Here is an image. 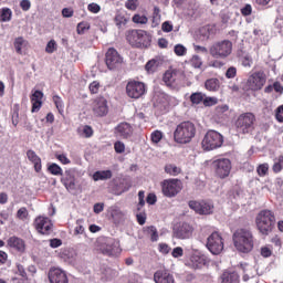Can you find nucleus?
I'll return each instance as SVG.
<instances>
[{
    "instance_id": "36",
    "label": "nucleus",
    "mask_w": 283,
    "mask_h": 283,
    "mask_svg": "<svg viewBox=\"0 0 283 283\" xmlns=\"http://www.w3.org/2000/svg\"><path fill=\"white\" fill-rule=\"evenodd\" d=\"M192 262L197 269H202V266L207 265V258L195 255L192 256Z\"/></svg>"
},
{
    "instance_id": "18",
    "label": "nucleus",
    "mask_w": 283,
    "mask_h": 283,
    "mask_svg": "<svg viewBox=\"0 0 283 283\" xmlns=\"http://www.w3.org/2000/svg\"><path fill=\"white\" fill-rule=\"evenodd\" d=\"M62 185L65 187L69 191H76V174L74 172V169L70 168L64 171L61 178Z\"/></svg>"
},
{
    "instance_id": "38",
    "label": "nucleus",
    "mask_w": 283,
    "mask_h": 283,
    "mask_svg": "<svg viewBox=\"0 0 283 283\" xmlns=\"http://www.w3.org/2000/svg\"><path fill=\"white\" fill-rule=\"evenodd\" d=\"M23 43H25V40L23 38H17L13 42V45L15 48L17 54H22L23 52Z\"/></svg>"
},
{
    "instance_id": "28",
    "label": "nucleus",
    "mask_w": 283,
    "mask_h": 283,
    "mask_svg": "<svg viewBox=\"0 0 283 283\" xmlns=\"http://www.w3.org/2000/svg\"><path fill=\"white\" fill-rule=\"evenodd\" d=\"M221 283H240V275L235 272H223Z\"/></svg>"
},
{
    "instance_id": "24",
    "label": "nucleus",
    "mask_w": 283,
    "mask_h": 283,
    "mask_svg": "<svg viewBox=\"0 0 283 283\" xmlns=\"http://www.w3.org/2000/svg\"><path fill=\"white\" fill-rule=\"evenodd\" d=\"M156 283H175L174 275L165 270H159L154 274Z\"/></svg>"
},
{
    "instance_id": "2",
    "label": "nucleus",
    "mask_w": 283,
    "mask_h": 283,
    "mask_svg": "<svg viewBox=\"0 0 283 283\" xmlns=\"http://www.w3.org/2000/svg\"><path fill=\"white\" fill-rule=\"evenodd\" d=\"M196 124L191 122H182L177 125L174 132V140L178 145H188L196 138Z\"/></svg>"
},
{
    "instance_id": "59",
    "label": "nucleus",
    "mask_w": 283,
    "mask_h": 283,
    "mask_svg": "<svg viewBox=\"0 0 283 283\" xmlns=\"http://www.w3.org/2000/svg\"><path fill=\"white\" fill-rule=\"evenodd\" d=\"M191 64L197 69L202 67V59H200L198 55H193L191 59Z\"/></svg>"
},
{
    "instance_id": "46",
    "label": "nucleus",
    "mask_w": 283,
    "mask_h": 283,
    "mask_svg": "<svg viewBox=\"0 0 283 283\" xmlns=\"http://www.w3.org/2000/svg\"><path fill=\"white\" fill-rule=\"evenodd\" d=\"M147 21H149V19H147L146 15L135 14L133 17V22L139 23L140 25H146Z\"/></svg>"
},
{
    "instance_id": "11",
    "label": "nucleus",
    "mask_w": 283,
    "mask_h": 283,
    "mask_svg": "<svg viewBox=\"0 0 283 283\" xmlns=\"http://www.w3.org/2000/svg\"><path fill=\"white\" fill-rule=\"evenodd\" d=\"M212 165L214 167L216 175L219 178H229V174H231V160L229 158L217 159Z\"/></svg>"
},
{
    "instance_id": "52",
    "label": "nucleus",
    "mask_w": 283,
    "mask_h": 283,
    "mask_svg": "<svg viewBox=\"0 0 283 283\" xmlns=\"http://www.w3.org/2000/svg\"><path fill=\"white\" fill-rule=\"evenodd\" d=\"M55 50H56V41L54 40L49 41L45 48V52H48V54H53Z\"/></svg>"
},
{
    "instance_id": "40",
    "label": "nucleus",
    "mask_w": 283,
    "mask_h": 283,
    "mask_svg": "<svg viewBox=\"0 0 283 283\" xmlns=\"http://www.w3.org/2000/svg\"><path fill=\"white\" fill-rule=\"evenodd\" d=\"M28 216H30V213L28 212V208L22 207L17 211L15 217L18 218V220H28Z\"/></svg>"
},
{
    "instance_id": "35",
    "label": "nucleus",
    "mask_w": 283,
    "mask_h": 283,
    "mask_svg": "<svg viewBox=\"0 0 283 283\" xmlns=\"http://www.w3.org/2000/svg\"><path fill=\"white\" fill-rule=\"evenodd\" d=\"M166 174H169V176H178L180 174L181 169L172 164H168L165 166Z\"/></svg>"
},
{
    "instance_id": "33",
    "label": "nucleus",
    "mask_w": 283,
    "mask_h": 283,
    "mask_svg": "<svg viewBox=\"0 0 283 283\" xmlns=\"http://www.w3.org/2000/svg\"><path fill=\"white\" fill-rule=\"evenodd\" d=\"M77 133L80 136H84V138H92L94 136V129L88 125L77 128Z\"/></svg>"
},
{
    "instance_id": "9",
    "label": "nucleus",
    "mask_w": 283,
    "mask_h": 283,
    "mask_svg": "<svg viewBox=\"0 0 283 283\" xmlns=\"http://www.w3.org/2000/svg\"><path fill=\"white\" fill-rule=\"evenodd\" d=\"M206 247L212 255H220L224 251V240L220 233L212 232L207 239Z\"/></svg>"
},
{
    "instance_id": "29",
    "label": "nucleus",
    "mask_w": 283,
    "mask_h": 283,
    "mask_svg": "<svg viewBox=\"0 0 283 283\" xmlns=\"http://www.w3.org/2000/svg\"><path fill=\"white\" fill-rule=\"evenodd\" d=\"M243 282H249V280H255L258 275V270L253 265H245L243 269Z\"/></svg>"
},
{
    "instance_id": "1",
    "label": "nucleus",
    "mask_w": 283,
    "mask_h": 283,
    "mask_svg": "<svg viewBox=\"0 0 283 283\" xmlns=\"http://www.w3.org/2000/svg\"><path fill=\"white\" fill-rule=\"evenodd\" d=\"M233 242L240 253H251L253 251V232L247 228L238 229L233 233Z\"/></svg>"
},
{
    "instance_id": "12",
    "label": "nucleus",
    "mask_w": 283,
    "mask_h": 283,
    "mask_svg": "<svg viewBox=\"0 0 283 283\" xmlns=\"http://www.w3.org/2000/svg\"><path fill=\"white\" fill-rule=\"evenodd\" d=\"M265 83L266 75L263 72H254L247 80V85L252 92H258V90L264 87Z\"/></svg>"
},
{
    "instance_id": "62",
    "label": "nucleus",
    "mask_w": 283,
    "mask_h": 283,
    "mask_svg": "<svg viewBox=\"0 0 283 283\" xmlns=\"http://www.w3.org/2000/svg\"><path fill=\"white\" fill-rule=\"evenodd\" d=\"M105 209V203L98 202L93 206L94 213H103V210Z\"/></svg>"
},
{
    "instance_id": "42",
    "label": "nucleus",
    "mask_w": 283,
    "mask_h": 283,
    "mask_svg": "<svg viewBox=\"0 0 283 283\" xmlns=\"http://www.w3.org/2000/svg\"><path fill=\"white\" fill-rule=\"evenodd\" d=\"M174 52L177 56H185V54H187V48L182 44H176Z\"/></svg>"
},
{
    "instance_id": "37",
    "label": "nucleus",
    "mask_w": 283,
    "mask_h": 283,
    "mask_svg": "<svg viewBox=\"0 0 283 283\" xmlns=\"http://www.w3.org/2000/svg\"><path fill=\"white\" fill-rule=\"evenodd\" d=\"M147 235H150L151 242H158V230L156 227L150 226L146 229Z\"/></svg>"
},
{
    "instance_id": "63",
    "label": "nucleus",
    "mask_w": 283,
    "mask_h": 283,
    "mask_svg": "<svg viewBox=\"0 0 283 283\" xmlns=\"http://www.w3.org/2000/svg\"><path fill=\"white\" fill-rule=\"evenodd\" d=\"M184 250L180 247H177L172 250V258H182Z\"/></svg>"
},
{
    "instance_id": "51",
    "label": "nucleus",
    "mask_w": 283,
    "mask_h": 283,
    "mask_svg": "<svg viewBox=\"0 0 283 283\" xmlns=\"http://www.w3.org/2000/svg\"><path fill=\"white\" fill-rule=\"evenodd\" d=\"M237 75H238V69H235V66H230L226 72L227 78H235Z\"/></svg>"
},
{
    "instance_id": "43",
    "label": "nucleus",
    "mask_w": 283,
    "mask_h": 283,
    "mask_svg": "<svg viewBox=\"0 0 283 283\" xmlns=\"http://www.w3.org/2000/svg\"><path fill=\"white\" fill-rule=\"evenodd\" d=\"M53 103L55 104L57 112H60V114H62V112L64 109L63 99H61V97L59 95H54Z\"/></svg>"
},
{
    "instance_id": "3",
    "label": "nucleus",
    "mask_w": 283,
    "mask_h": 283,
    "mask_svg": "<svg viewBox=\"0 0 283 283\" xmlns=\"http://www.w3.org/2000/svg\"><path fill=\"white\" fill-rule=\"evenodd\" d=\"M258 230L262 235H269L275 227V214L271 210H262L255 219Z\"/></svg>"
},
{
    "instance_id": "54",
    "label": "nucleus",
    "mask_w": 283,
    "mask_h": 283,
    "mask_svg": "<svg viewBox=\"0 0 283 283\" xmlns=\"http://www.w3.org/2000/svg\"><path fill=\"white\" fill-rule=\"evenodd\" d=\"M218 103V98L216 97H206L203 98V105L206 107H211Z\"/></svg>"
},
{
    "instance_id": "7",
    "label": "nucleus",
    "mask_w": 283,
    "mask_h": 283,
    "mask_svg": "<svg viewBox=\"0 0 283 283\" xmlns=\"http://www.w3.org/2000/svg\"><path fill=\"white\" fill-rule=\"evenodd\" d=\"M222 143H224V139L220 133L209 130L205 135L201 145L205 151H211L213 149H218V147H222Z\"/></svg>"
},
{
    "instance_id": "13",
    "label": "nucleus",
    "mask_w": 283,
    "mask_h": 283,
    "mask_svg": "<svg viewBox=\"0 0 283 283\" xmlns=\"http://www.w3.org/2000/svg\"><path fill=\"white\" fill-rule=\"evenodd\" d=\"M188 206L192 209V211H196V213H199V216H211L213 213V202L211 201H189Z\"/></svg>"
},
{
    "instance_id": "44",
    "label": "nucleus",
    "mask_w": 283,
    "mask_h": 283,
    "mask_svg": "<svg viewBox=\"0 0 283 283\" xmlns=\"http://www.w3.org/2000/svg\"><path fill=\"white\" fill-rule=\"evenodd\" d=\"M243 67H251L253 65V57L250 54H245L241 57Z\"/></svg>"
},
{
    "instance_id": "5",
    "label": "nucleus",
    "mask_w": 283,
    "mask_h": 283,
    "mask_svg": "<svg viewBox=\"0 0 283 283\" xmlns=\"http://www.w3.org/2000/svg\"><path fill=\"white\" fill-rule=\"evenodd\" d=\"M233 52V42L230 40H221L211 44L209 54L212 59H229Z\"/></svg>"
},
{
    "instance_id": "53",
    "label": "nucleus",
    "mask_w": 283,
    "mask_h": 283,
    "mask_svg": "<svg viewBox=\"0 0 283 283\" xmlns=\"http://www.w3.org/2000/svg\"><path fill=\"white\" fill-rule=\"evenodd\" d=\"M88 88L92 94H98V90L101 88V83H98L97 81H94L93 83L90 84Z\"/></svg>"
},
{
    "instance_id": "21",
    "label": "nucleus",
    "mask_w": 283,
    "mask_h": 283,
    "mask_svg": "<svg viewBox=\"0 0 283 283\" xmlns=\"http://www.w3.org/2000/svg\"><path fill=\"white\" fill-rule=\"evenodd\" d=\"M49 281L51 283H69L70 282L67 280V274L59 268H52L49 271Z\"/></svg>"
},
{
    "instance_id": "55",
    "label": "nucleus",
    "mask_w": 283,
    "mask_h": 283,
    "mask_svg": "<svg viewBox=\"0 0 283 283\" xmlns=\"http://www.w3.org/2000/svg\"><path fill=\"white\" fill-rule=\"evenodd\" d=\"M12 125L17 127L19 125V108H13L11 116Z\"/></svg>"
},
{
    "instance_id": "45",
    "label": "nucleus",
    "mask_w": 283,
    "mask_h": 283,
    "mask_svg": "<svg viewBox=\"0 0 283 283\" xmlns=\"http://www.w3.org/2000/svg\"><path fill=\"white\" fill-rule=\"evenodd\" d=\"M256 172L261 178L266 176V174H269V164L259 165V167L256 168Z\"/></svg>"
},
{
    "instance_id": "14",
    "label": "nucleus",
    "mask_w": 283,
    "mask_h": 283,
    "mask_svg": "<svg viewBox=\"0 0 283 283\" xmlns=\"http://www.w3.org/2000/svg\"><path fill=\"white\" fill-rule=\"evenodd\" d=\"M92 111L94 116L103 118L106 114H109V105L105 97H96L92 104Z\"/></svg>"
},
{
    "instance_id": "27",
    "label": "nucleus",
    "mask_w": 283,
    "mask_h": 283,
    "mask_svg": "<svg viewBox=\"0 0 283 283\" xmlns=\"http://www.w3.org/2000/svg\"><path fill=\"white\" fill-rule=\"evenodd\" d=\"M41 101H43V92L34 91V93L31 95L32 112H39V109H41Z\"/></svg>"
},
{
    "instance_id": "31",
    "label": "nucleus",
    "mask_w": 283,
    "mask_h": 283,
    "mask_svg": "<svg viewBox=\"0 0 283 283\" xmlns=\"http://www.w3.org/2000/svg\"><path fill=\"white\" fill-rule=\"evenodd\" d=\"M205 87L208 92H218L220 90V80L216 77L209 78L206 81Z\"/></svg>"
},
{
    "instance_id": "30",
    "label": "nucleus",
    "mask_w": 283,
    "mask_h": 283,
    "mask_svg": "<svg viewBox=\"0 0 283 283\" xmlns=\"http://www.w3.org/2000/svg\"><path fill=\"white\" fill-rule=\"evenodd\" d=\"M112 176V170H97L93 174V180L95 182H98V180H109Z\"/></svg>"
},
{
    "instance_id": "58",
    "label": "nucleus",
    "mask_w": 283,
    "mask_h": 283,
    "mask_svg": "<svg viewBox=\"0 0 283 283\" xmlns=\"http://www.w3.org/2000/svg\"><path fill=\"white\" fill-rule=\"evenodd\" d=\"M17 270L21 277H23L24 280H28V273L25 272V268H23L21 263H17Z\"/></svg>"
},
{
    "instance_id": "41",
    "label": "nucleus",
    "mask_w": 283,
    "mask_h": 283,
    "mask_svg": "<svg viewBox=\"0 0 283 283\" xmlns=\"http://www.w3.org/2000/svg\"><path fill=\"white\" fill-rule=\"evenodd\" d=\"M83 233H85V227L83 226V220L78 219L74 229V235H83Z\"/></svg>"
},
{
    "instance_id": "8",
    "label": "nucleus",
    "mask_w": 283,
    "mask_h": 283,
    "mask_svg": "<svg viewBox=\"0 0 283 283\" xmlns=\"http://www.w3.org/2000/svg\"><path fill=\"white\" fill-rule=\"evenodd\" d=\"M97 250L103 255H116L120 251V244L112 238H102L97 240Z\"/></svg>"
},
{
    "instance_id": "4",
    "label": "nucleus",
    "mask_w": 283,
    "mask_h": 283,
    "mask_svg": "<svg viewBox=\"0 0 283 283\" xmlns=\"http://www.w3.org/2000/svg\"><path fill=\"white\" fill-rule=\"evenodd\" d=\"M238 134H253L255 130V115L253 113H243L234 122Z\"/></svg>"
},
{
    "instance_id": "34",
    "label": "nucleus",
    "mask_w": 283,
    "mask_h": 283,
    "mask_svg": "<svg viewBox=\"0 0 283 283\" xmlns=\"http://www.w3.org/2000/svg\"><path fill=\"white\" fill-rule=\"evenodd\" d=\"M48 171L52 174V176H63V168L59 166V164H51L48 167Z\"/></svg>"
},
{
    "instance_id": "26",
    "label": "nucleus",
    "mask_w": 283,
    "mask_h": 283,
    "mask_svg": "<svg viewBox=\"0 0 283 283\" xmlns=\"http://www.w3.org/2000/svg\"><path fill=\"white\" fill-rule=\"evenodd\" d=\"M27 157H28V160H30V163H32L36 174H39V171H41V169H42L41 157H39V155H36V153L34 150H28Z\"/></svg>"
},
{
    "instance_id": "22",
    "label": "nucleus",
    "mask_w": 283,
    "mask_h": 283,
    "mask_svg": "<svg viewBox=\"0 0 283 283\" xmlns=\"http://www.w3.org/2000/svg\"><path fill=\"white\" fill-rule=\"evenodd\" d=\"M8 247L18 253H25V241L18 237H10L7 241Z\"/></svg>"
},
{
    "instance_id": "17",
    "label": "nucleus",
    "mask_w": 283,
    "mask_h": 283,
    "mask_svg": "<svg viewBox=\"0 0 283 283\" xmlns=\"http://www.w3.org/2000/svg\"><path fill=\"white\" fill-rule=\"evenodd\" d=\"M105 63L108 70H116V67L123 63V57L118 54L116 49L111 48L106 52Z\"/></svg>"
},
{
    "instance_id": "10",
    "label": "nucleus",
    "mask_w": 283,
    "mask_h": 283,
    "mask_svg": "<svg viewBox=\"0 0 283 283\" xmlns=\"http://www.w3.org/2000/svg\"><path fill=\"white\" fill-rule=\"evenodd\" d=\"M161 191L166 198H175L182 191V182L178 179H166L161 182Z\"/></svg>"
},
{
    "instance_id": "6",
    "label": "nucleus",
    "mask_w": 283,
    "mask_h": 283,
    "mask_svg": "<svg viewBox=\"0 0 283 283\" xmlns=\"http://www.w3.org/2000/svg\"><path fill=\"white\" fill-rule=\"evenodd\" d=\"M126 39L133 48H149V45H151V36L147 34V31H129Z\"/></svg>"
},
{
    "instance_id": "60",
    "label": "nucleus",
    "mask_w": 283,
    "mask_h": 283,
    "mask_svg": "<svg viewBox=\"0 0 283 283\" xmlns=\"http://www.w3.org/2000/svg\"><path fill=\"white\" fill-rule=\"evenodd\" d=\"M116 154H123L125 151V144L123 142H116L114 145Z\"/></svg>"
},
{
    "instance_id": "61",
    "label": "nucleus",
    "mask_w": 283,
    "mask_h": 283,
    "mask_svg": "<svg viewBox=\"0 0 283 283\" xmlns=\"http://www.w3.org/2000/svg\"><path fill=\"white\" fill-rule=\"evenodd\" d=\"M20 8L23 10V12H28V10L32 8V2H30V0H22L20 2Z\"/></svg>"
},
{
    "instance_id": "15",
    "label": "nucleus",
    "mask_w": 283,
    "mask_h": 283,
    "mask_svg": "<svg viewBox=\"0 0 283 283\" xmlns=\"http://www.w3.org/2000/svg\"><path fill=\"white\" fill-rule=\"evenodd\" d=\"M146 92L145 83L132 81L126 85V94L129 98H140Z\"/></svg>"
},
{
    "instance_id": "48",
    "label": "nucleus",
    "mask_w": 283,
    "mask_h": 283,
    "mask_svg": "<svg viewBox=\"0 0 283 283\" xmlns=\"http://www.w3.org/2000/svg\"><path fill=\"white\" fill-rule=\"evenodd\" d=\"M150 138L155 145H158V143L163 140V132L155 130L154 133H151Z\"/></svg>"
},
{
    "instance_id": "57",
    "label": "nucleus",
    "mask_w": 283,
    "mask_h": 283,
    "mask_svg": "<svg viewBox=\"0 0 283 283\" xmlns=\"http://www.w3.org/2000/svg\"><path fill=\"white\" fill-rule=\"evenodd\" d=\"M125 7L127 10H136L138 8V0H127Z\"/></svg>"
},
{
    "instance_id": "49",
    "label": "nucleus",
    "mask_w": 283,
    "mask_h": 283,
    "mask_svg": "<svg viewBox=\"0 0 283 283\" xmlns=\"http://www.w3.org/2000/svg\"><path fill=\"white\" fill-rule=\"evenodd\" d=\"M77 34H85L90 30V24L87 22H80L77 24Z\"/></svg>"
},
{
    "instance_id": "56",
    "label": "nucleus",
    "mask_w": 283,
    "mask_h": 283,
    "mask_svg": "<svg viewBox=\"0 0 283 283\" xmlns=\"http://www.w3.org/2000/svg\"><path fill=\"white\" fill-rule=\"evenodd\" d=\"M253 12V8L251 7V4H245L242 9H241V14L243 17H251V13Z\"/></svg>"
},
{
    "instance_id": "19",
    "label": "nucleus",
    "mask_w": 283,
    "mask_h": 283,
    "mask_svg": "<svg viewBox=\"0 0 283 283\" xmlns=\"http://www.w3.org/2000/svg\"><path fill=\"white\" fill-rule=\"evenodd\" d=\"M174 235L178 240H189L193 235V227L189 223H180L174 228Z\"/></svg>"
},
{
    "instance_id": "20",
    "label": "nucleus",
    "mask_w": 283,
    "mask_h": 283,
    "mask_svg": "<svg viewBox=\"0 0 283 283\" xmlns=\"http://www.w3.org/2000/svg\"><path fill=\"white\" fill-rule=\"evenodd\" d=\"M164 83H166L167 87H171V90H177L180 85V78L178 72L174 70H168L164 74Z\"/></svg>"
},
{
    "instance_id": "32",
    "label": "nucleus",
    "mask_w": 283,
    "mask_h": 283,
    "mask_svg": "<svg viewBox=\"0 0 283 283\" xmlns=\"http://www.w3.org/2000/svg\"><path fill=\"white\" fill-rule=\"evenodd\" d=\"M0 21H1V23H8V22L12 21V9L2 8L0 10Z\"/></svg>"
},
{
    "instance_id": "50",
    "label": "nucleus",
    "mask_w": 283,
    "mask_h": 283,
    "mask_svg": "<svg viewBox=\"0 0 283 283\" xmlns=\"http://www.w3.org/2000/svg\"><path fill=\"white\" fill-rule=\"evenodd\" d=\"M87 10L93 14H98V12H101V6L98 3L92 2L87 6Z\"/></svg>"
},
{
    "instance_id": "16",
    "label": "nucleus",
    "mask_w": 283,
    "mask_h": 283,
    "mask_svg": "<svg viewBox=\"0 0 283 283\" xmlns=\"http://www.w3.org/2000/svg\"><path fill=\"white\" fill-rule=\"evenodd\" d=\"M34 227L38 231V233H41L42 235H50L52 232V220L48 217L40 216L35 218L34 220Z\"/></svg>"
},
{
    "instance_id": "39",
    "label": "nucleus",
    "mask_w": 283,
    "mask_h": 283,
    "mask_svg": "<svg viewBox=\"0 0 283 283\" xmlns=\"http://www.w3.org/2000/svg\"><path fill=\"white\" fill-rule=\"evenodd\" d=\"M190 101L193 105H200L202 101L205 102V95H202V93H192L190 95Z\"/></svg>"
},
{
    "instance_id": "23",
    "label": "nucleus",
    "mask_w": 283,
    "mask_h": 283,
    "mask_svg": "<svg viewBox=\"0 0 283 283\" xmlns=\"http://www.w3.org/2000/svg\"><path fill=\"white\" fill-rule=\"evenodd\" d=\"M115 134L120 138H129L132 134H134V128L129 123H120L118 126L115 127Z\"/></svg>"
},
{
    "instance_id": "64",
    "label": "nucleus",
    "mask_w": 283,
    "mask_h": 283,
    "mask_svg": "<svg viewBox=\"0 0 283 283\" xmlns=\"http://www.w3.org/2000/svg\"><path fill=\"white\" fill-rule=\"evenodd\" d=\"M275 116L279 123H283V105L277 108Z\"/></svg>"
},
{
    "instance_id": "25",
    "label": "nucleus",
    "mask_w": 283,
    "mask_h": 283,
    "mask_svg": "<svg viewBox=\"0 0 283 283\" xmlns=\"http://www.w3.org/2000/svg\"><path fill=\"white\" fill-rule=\"evenodd\" d=\"M108 213H111V218L115 224H120V222L125 221V212H123L118 207L112 206L108 209Z\"/></svg>"
},
{
    "instance_id": "47",
    "label": "nucleus",
    "mask_w": 283,
    "mask_h": 283,
    "mask_svg": "<svg viewBox=\"0 0 283 283\" xmlns=\"http://www.w3.org/2000/svg\"><path fill=\"white\" fill-rule=\"evenodd\" d=\"M156 67H158V62L156 60H150L145 65V70L150 73L156 72Z\"/></svg>"
}]
</instances>
